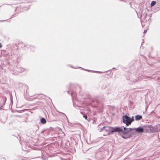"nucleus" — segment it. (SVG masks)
Segmentation results:
<instances>
[{
  "mask_svg": "<svg viewBox=\"0 0 160 160\" xmlns=\"http://www.w3.org/2000/svg\"><path fill=\"white\" fill-rule=\"evenodd\" d=\"M122 138H125L123 136H122Z\"/></svg>",
  "mask_w": 160,
  "mask_h": 160,
  "instance_id": "nucleus-13",
  "label": "nucleus"
},
{
  "mask_svg": "<svg viewBox=\"0 0 160 160\" xmlns=\"http://www.w3.org/2000/svg\"><path fill=\"white\" fill-rule=\"evenodd\" d=\"M83 117L85 119L87 120V115L86 114H84L83 116Z\"/></svg>",
  "mask_w": 160,
  "mask_h": 160,
  "instance_id": "nucleus-10",
  "label": "nucleus"
},
{
  "mask_svg": "<svg viewBox=\"0 0 160 160\" xmlns=\"http://www.w3.org/2000/svg\"><path fill=\"white\" fill-rule=\"evenodd\" d=\"M130 121H131V123L132 121H133L134 120V119H133V116H132L131 118H130Z\"/></svg>",
  "mask_w": 160,
  "mask_h": 160,
  "instance_id": "nucleus-9",
  "label": "nucleus"
},
{
  "mask_svg": "<svg viewBox=\"0 0 160 160\" xmlns=\"http://www.w3.org/2000/svg\"><path fill=\"white\" fill-rule=\"evenodd\" d=\"M131 130L133 131V128H126L125 127H123L122 132V135H124L127 134Z\"/></svg>",
  "mask_w": 160,
  "mask_h": 160,
  "instance_id": "nucleus-4",
  "label": "nucleus"
},
{
  "mask_svg": "<svg viewBox=\"0 0 160 160\" xmlns=\"http://www.w3.org/2000/svg\"><path fill=\"white\" fill-rule=\"evenodd\" d=\"M112 127L109 126H104L102 128L99 127L100 132H102L103 135L105 136L109 135L112 133Z\"/></svg>",
  "mask_w": 160,
  "mask_h": 160,
  "instance_id": "nucleus-1",
  "label": "nucleus"
},
{
  "mask_svg": "<svg viewBox=\"0 0 160 160\" xmlns=\"http://www.w3.org/2000/svg\"><path fill=\"white\" fill-rule=\"evenodd\" d=\"M81 113L82 114H83V112H81Z\"/></svg>",
  "mask_w": 160,
  "mask_h": 160,
  "instance_id": "nucleus-14",
  "label": "nucleus"
},
{
  "mask_svg": "<svg viewBox=\"0 0 160 160\" xmlns=\"http://www.w3.org/2000/svg\"><path fill=\"white\" fill-rule=\"evenodd\" d=\"M40 122L42 124H44L46 123V121L44 118H42L41 119Z\"/></svg>",
  "mask_w": 160,
  "mask_h": 160,
  "instance_id": "nucleus-7",
  "label": "nucleus"
},
{
  "mask_svg": "<svg viewBox=\"0 0 160 160\" xmlns=\"http://www.w3.org/2000/svg\"><path fill=\"white\" fill-rule=\"evenodd\" d=\"M147 32V30H144V33H146Z\"/></svg>",
  "mask_w": 160,
  "mask_h": 160,
  "instance_id": "nucleus-11",
  "label": "nucleus"
},
{
  "mask_svg": "<svg viewBox=\"0 0 160 160\" xmlns=\"http://www.w3.org/2000/svg\"><path fill=\"white\" fill-rule=\"evenodd\" d=\"M156 2L155 1H152V2H151V3L150 4V5H151V7H152L155 4H156Z\"/></svg>",
  "mask_w": 160,
  "mask_h": 160,
  "instance_id": "nucleus-8",
  "label": "nucleus"
},
{
  "mask_svg": "<svg viewBox=\"0 0 160 160\" xmlns=\"http://www.w3.org/2000/svg\"><path fill=\"white\" fill-rule=\"evenodd\" d=\"M123 127H112V133L114 132H118L120 134L122 135Z\"/></svg>",
  "mask_w": 160,
  "mask_h": 160,
  "instance_id": "nucleus-3",
  "label": "nucleus"
},
{
  "mask_svg": "<svg viewBox=\"0 0 160 160\" xmlns=\"http://www.w3.org/2000/svg\"><path fill=\"white\" fill-rule=\"evenodd\" d=\"M2 45L0 43V48H1L2 47Z\"/></svg>",
  "mask_w": 160,
  "mask_h": 160,
  "instance_id": "nucleus-12",
  "label": "nucleus"
},
{
  "mask_svg": "<svg viewBox=\"0 0 160 160\" xmlns=\"http://www.w3.org/2000/svg\"><path fill=\"white\" fill-rule=\"evenodd\" d=\"M135 120L136 121H138L141 119L142 118V117L140 115H137L135 117Z\"/></svg>",
  "mask_w": 160,
  "mask_h": 160,
  "instance_id": "nucleus-6",
  "label": "nucleus"
},
{
  "mask_svg": "<svg viewBox=\"0 0 160 160\" xmlns=\"http://www.w3.org/2000/svg\"><path fill=\"white\" fill-rule=\"evenodd\" d=\"M133 131L141 133L143 132L144 129L142 128L139 127L137 128H133Z\"/></svg>",
  "mask_w": 160,
  "mask_h": 160,
  "instance_id": "nucleus-5",
  "label": "nucleus"
},
{
  "mask_svg": "<svg viewBox=\"0 0 160 160\" xmlns=\"http://www.w3.org/2000/svg\"><path fill=\"white\" fill-rule=\"evenodd\" d=\"M122 119L123 123L126 124L127 126L131 124L130 117H128L127 115H125L122 117Z\"/></svg>",
  "mask_w": 160,
  "mask_h": 160,
  "instance_id": "nucleus-2",
  "label": "nucleus"
}]
</instances>
